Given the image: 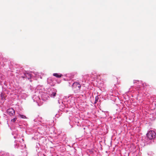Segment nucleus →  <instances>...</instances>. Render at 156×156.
I'll return each instance as SVG.
<instances>
[{
  "instance_id": "2eb2a0df",
  "label": "nucleus",
  "mask_w": 156,
  "mask_h": 156,
  "mask_svg": "<svg viewBox=\"0 0 156 156\" xmlns=\"http://www.w3.org/2000/svg\"><path fill=\"white\" fill-rule=\"evenodd\" d=\"M34 121H35V122H37V121H39V120H38V119H35L34 120Z\"/></svg>"
},
{
  "instance_id": "f257e3e1",
  "label": "nucleus",
  "mask_w": 156,
  "mask_h": 156,
  "mask_svg": "<svg viewBox=\"0 0 156 156\" xmlns=\"http://www.w3.org/2000/svg\"><path fill=\"white\" fill-rule=\"evenodd\" d=\"M39 133L38 132L35 133L34 136L32 137L33 139H34L36 142V145L35 147V149L36 152H37V156H39V152L38 151V150L39 149L38 147L39 146V143L38 142V139L39 138Z\"/></svg>"
},
{
  "instance_id": "f8f14e48",
  "label": "nucleus",
  "mask_w": 156,
  "mask_h": 156,
  "mask_svg": "<svg viewBox=\"0 0 156 156\" xmlns=\"http://www.w3.org/2000/svg\"><path fill=\"white\" fill-rule=\"evenodd\" d=\"M20 116L21 118L23 119H25L26 118V116L23 115H20Z\"/></svg>"
},
{
  "instance_id": "4468645a",
  "label": "nucleus",
  "mask_w": 156,
  "mask_h": 156,
  "mask_svg": "<svg viewBox=\"0 0 156 156\" xmlns=\"http://www.w3.org/2000/svg\"><path fill=\"white\" fill-rule=\"evenodd\" d=\"M98 97H96V98H95V101L94 102V103H96L97 102V101L98 100Z\"/></svg>"
},
{
  "instance_id": "39448f33",
  "label": "nucleus",
  "mask_w": 156,
  "mask_h": 156,
  "mask_svg": "<svg viewBox=\"0 0 156 156\" xmlns=\"http://www.w3.org/2000/svg\"><path fill=\"white\" fill-rule=\"evenodd\" d=\"M13 137L14 139H16L14 143H16V141L20 144H22V142H23L24 140L23 139H22L21 138L18 137V136H14Z\"/></svg>"
},
{
  "instance_id": "f03ea898",
  "label": "nucleus",
  "mask_w": 156,
  "mask_h": 156,
  "mask_svg": "<svg viewBox=\"0 0 156 156\" xmlns=\"http://www.w3.org/2000/svg\"><path fill=\"white\" fill-rule=\"evenodd\" d=\"M23 75L20 77V78H22L24 80L25 78H27L29 80L32 77V75L30 72L28 71H24L23 73Z\"/></svg>"
},
{
  "instance_id": "20e7f679",
  "label": "nucleus",
  "mask_w": 156,
  "mask_h": 156,
  "mask_svg": "<svg viewBox=\"0 0 156 156\" xmlns=\"http://www.w3.org/2000/svg\"><path fill=\"white\" fill-rule=\"evenodd\" d=\"M73 88L74 90H78L81 87L80 84L77 82H74L72 85Z\"/></svg>"
},
{
  "instance_id": "9d476101",
  "label": "nucleus",
  "mask_w": 156,
  "mask_h": 156,
  "mask_svg": "<svg viewBox=\"0 0 156 156\" xmlns=\"http://www.w3.org/2000/svg\"><path fill=\"white\" fill-rule=\"evenodd\" d=\"M0 97L1 98V99L2 100H4L5 99V97L4 96V94L2 93L0 94Z\"/></svg>"
},
{
  "instance_id": "6e6552de",
  "label": "nucleus",
  "mask_w": 156,
  "mask_h": 156,
  "mask_svg": "<svg viewBox=\"0 0 156 156\" xmlns=\"http://www.w3.org/2000/svg\"><path fill=\"white\" fill-rule=\"evenodd\" d=\"M14 147L16 148H21L22 145L21 144H20V143L19 142H17L16 141V143H15V144H14Z\"/></svg>"
},
{
  "instance_id": "1a4fd4ad",
  "label": "nucleus",
  "mask_w": 156,
  "mask_h": 156,
  "mask_svg": "<svg viewBox=\"0 0 156 156\" xmlns=\"http://www.w3.org/2000/svg\"><path fill=\"white\" fill-rule=\"evenodd\" d=\"M53 75L57 78H60L62 76V75L61 74H59L58 73H54L53 74Z\"/></svg>"
},
{
  "instance_id": "0eeeda50",
  "label": "nucleus",
  "mask_w": 156,
  "mask_h": 156,
  "mask_svg": "<svg viewBox=\"0 0 156 156\" xmlns=\"http://www.w3.org/2000/svg\"><path fill=\"white\" fill-rule=\"evenodd\" d=\"M32 99L33 100L34 102H35L38 106H39V96L38 95L37 96L36 95H34L32 97Z\"/></svg>"
},
{
  "instance_id": "9b49d317",
  "label": "nucleus",
  "mask_w": 156,
  "mask_h": 156,
  "mask_svg": "<svg viewBox=\"0 0 156 156\" xmlns=\"http://www.w3.org/2000/svg\"><path fill=\"white\" fill-rule=\"evenodd\" d=\"M16 120H17V118L15 117L14 118H13V119H12L11 120V122H13L14 123L16 122Z\"/></svg>"
},
{
  "instance_id": "423d86ee",
  "label": "nucleus",
  "mask_w": 156,
  "mask_h": 156,
  "mask_svg": "<svg viewBox=\"0 0 156 156\" xmlns=\"http://www.w3.org/2000/svg\"><path fill=\"white\" fill-rule=\"evenodd\" d=\"M7 112L10 116H13L15 114V111L12 108L8 109Z\"/></svg>"
},
{
  "instance_id": "7ed1b4c3",
  "label": "nucleus",
  "mask_w": 156,
  "mask_h": 156,
  "mask_svg": "<svg viewBox=\"0 0 156 156\" xmlns=\"http://www.w3.org/2000/svg\"><path fill=\"white\" fill-rule=\"evenodd\" d=\"M155 133L154 131L150 130L148 132L146 136L148 139L152 140L155 137Z\"/></svg>"
},
{
  "instance_id": "ddd939ff",
  "label": "nucleus",
  "mask_w": 156,
  "mask_h": 156,
  "mask_svg": "<svg viewBox=\"0 0 156 156\" xmlns=\"http://www.w3.org/2000/svg\"><path fill=\"white\" fill-rule=\"evenodd\" d=\"M56 93L55 92H53L51 94V96H53V97H55L56 95Z\"/></svg>"
}]
</instances>
